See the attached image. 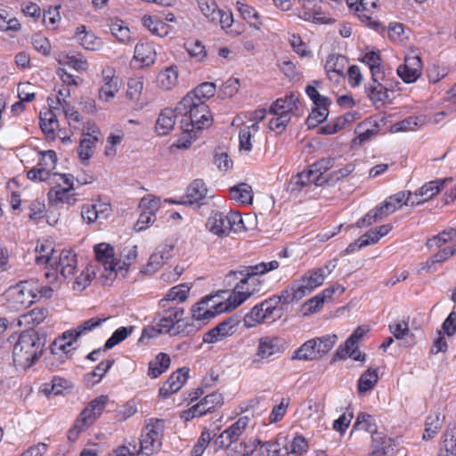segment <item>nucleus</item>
Here are the masks:
<instances>
[{
  "mask_svg": "<svg viewBox=\"0 0 456 456\" xmlns=\"http://www.w3.org/2000/svg\"><path fill=\"white\" fill-rule=\"evenodd\" d=\"M279 266V262L273 260L255 265H240L237 270L230 271L224 278L227 285L231 286L232 282L239 278L240 281L235 285L226 301H215L216 296H207L192 306V318L197 322L208 321L221 313L235 309L254 294V289L244 290V287L251 276L266 273L276 270Z\"/></svg>",
  "mask_w": 456,
  "mask_h": 456,
  "instance_id": "f257e3e1",
  "label": "nucleus"
},
{
  "mask_svg": "<svg viewBox=\"0 0 456 456\" xmlns=\"http://www.w3.org/2000/svg\"><path fill=\"white\" fill-rule=\"evenodd\" d=\"M176 113L180 120L183 134L189 137L185 142H179L178 147L188 148L191 141L197 138L198 133L211 126L213 118L205 101H192L191 95H185L176 105Z\"/></svg>",
  "mask_w": 456,
  "mask_h": 456,
  "instance_id": "f03ea898",
  "label": "nucleus"
},
{
  "mask_svg": "<svg viewBox=\"0 0 456 456\" xmlns=\"http://www.w3.org/2000/svg\"><path fill=\"white\" fill-rule=\"evenodd\" d=\"M45 339L34 329L22 331L12 350L16 367L30 368L43 354Z\"/></svg>",
  "mask_w": 456,
  "mask_h": 456,
  "instance_id": "7ed1b4c3",
  "label": "nucleus"
},
{
  "mask_svg": "<svg viewBox=\"0 0 456 456\" xmlns=\"http://www.w3.org/2000/svg\"><path fill=\"white\" fill-rule=\"evenodd\" d=\"M336 334H328L311 338L303 343L292 354V360L318 361L323 358L336 345Z\"/></svg>",
  "mask_w": 456,
  "mask_h": 456,
  "instance_id": "20e7f679",
  "label": "nucleus"
},
{
  "mask_svg": "<svg viewBox=\"0 0 456 456\" xmlns=\"http://www.w3.org/2000/svg\"><path fill=\"white\" fill-rule=\"evenodd\" d=\"M368 331L369 328L367 326H358L345 343L338 346L330 362L335 363L337 362H345L347 359H351L359 362L356 367H362L367 356L366 354L359 350V345Z\"/></svg>",
  "mask_w": 456,
  "mask_h": 456,
  "instance_id": "39448f33",
  "label": "nucleus"
},
{
  "mask_svg": "<svg viewBox=\"0 0 456 456\" xmlns=\"http://www.w3.org/2000/svg\"><path fill=\"white\" fill-rule=\"evenodd\" d=\"M37 280H28L11 286L5 292L4 297L9 308L20 311L36 302Z\"/></svg>",
  "mask_w": 456,
  "mask_h": 456,
  "instance_id": "423d86ee",
  "label": "nucleus"
},
{
  "mask_svg": "<svg viewBox=\"0 0 456 456\" xmlns=\"http://www.w3.org/2000/svg\"><path fill=\"white\" fill-rule=\"evenodd\" d=\"M206 226L209 232L218 237L229 235L231 232H239L245 230L241 216L237 212H212Z\"/></svg>",
  "mask_w": 456,
  "mask_h": 456,
  "instance_id": "0eeeda50",
  "label": "nucleus"
},
{
  "mask_svg": "<svg viewBox=\"0 0 456 456\" xmlns=\"http://www.w3.org/2000/svg\"><path fill=\"white\" fill-rule=\"evenodd\" d=\"M184 314V310L178 306H169L163 311L161 317L153 326L150 329H144L142 338H157L161 333H168L171 336H176L175 332L179 330L182 325V317Z\"/></svg>",
  "mask_w": 456,
  "mask_h": 456,
  "instance_id": "6e6552de",
  "label": "nucleus"
},
{
  "mask_svg": "<svg viewBox=\"0 0 456 456\" xmlns=\"http://www.w3.org/2000/svg\"><path fill=\"white\" fill-rule=\"evenodd\" d=\"M50 268L53 273H45V277L55 281L57 273H60L63 278L67 279L75 273L77 267L76 255L70 250H62L50 264Z\"/></svg>",
  "mask_w": 456,
  "mask_h": 456,
  "instance_id": "1a4fd4ad",
  "label": "nucleus"
},
{
  "mask_svg": "<svg viewBox=\"0 0 456 456\" xmlns=\"http://www.w3.org/2000/svg\"><path fill=\"white\" fill-rule=\"evenodd\" d=\"M275 308L270 304V299H265L262 303L256 305L249 313L244 317L245 326L248 328L267 321L274 320Z\"/></svg>",
  "mask_w": 456,
  "mask_h": 456,
  "instance_id": "9d476101",
  "label": "nucleus"
},
{
  "mask_svg": "<svg viewBox=\"0 0 456 456\" xmlns=\"http://www.w3.org/2000/svg\"><path fill=\"white\" fill-rule=\"evenodd\" d=\"M239 322L240 321L235 316L227 318L215 328L206 332L203 337V341L211 344L232 336L236 332Z\"/></svg>",
  "mask_w": 456,
  "mask_h": 456,
  "instance_id": "9b49d317",
  "label": "nucleus"
},
{
  "mask_svg": "<svg viewBox=\"0 0 456 456\" xmlns=\"http://www.w3.org/2000/svg\"><path fill=\"white\" fill-rule=\"evenodd\" d=\"M76 341L77 339L69 330L63 332L61 336L56 338L52 343L50 346L52 354L54 357L58 356L60 362H63L76 350L73 346V343Z\"/></svg>",
  "mask_w": 456,
  "mask_h": 456,
  "instance_id": "f8f14e48",
  "label": "nucleus"
},
{
  "mask_svg": "<svg viewBox=\"0 0 456 456\" xmlns=\"http://www.w3.org/2000/svg\"><path fill=\"white\" fill-rule=\"evenodd\" d=\"M422 63L421 59L418 55H409L404 59V64L400 65L397 69L398 76L405 83L415 82L421 74Z\"/></svg>",
  "mask_w": 456,
  "mask_h": 456,
  "instance_id": "ddd939ff",
  "label": "nucleus"
},
{
  "mask_svg": "<svg viewBox=\"0 0 456 456\" xmlns=\"http://www.w3.org/2000/svg\"><path fill=\"white\" fill-rule=\"evenodd\" d=\"M452 178L437 179L430 181L422 185L413 195L414 200L411 201V206L419 205L436 196L439 193L447 181H452Z\"/></svg>",
  "mask_w": 456,
  "mask_h": 456,
  "instance_id": "4468645a",
  "label": "nucleus"
},
{
  "mask_svg": "<svg viewBox=\"0 0 456 456\" xmlns=\"http://www.w3.org/2000/svg\"><path fill=\"white\" fill-rule=\"evenodd\" d=\"M299 99L294 94H287L284 98L277 99L270 107V112L274 116H286L290 120L291 116L296 114Z\"/></svg>",
  "mask_w": 456,
  "mask_h": 456,
  "instance_id": "2eb2a0df",
  "label": "nucleus"
},
{
  "mask_svg": "<svg viewBox=\"0 0 456 456\" xmlns=\"http://www.w3.org/2000/svg\"><path fill=\"white\" fill-rule=\"evenodd\" d=\"M284 350V342L277 337H264L259 339L257 356L269 360L272 356L280 354Z\"/></svg>",
  "mask_w": 456,
  "mask_h": 456,
  "instance_id": "dca6fc26",
  "label": "nucleus"
},
{
  "mask_svg": "<svg viewBox=\"0 0 456 456\" xmlns=\"http://www.w3.org/2000/svg\"><path fill=\"white\" fill-rule=\"evenodd\" d=\"M108 395H102L92 400L87 406L78 415L86 423L91 426L102 413L107 403Z\"/></svg>",
  "mask_w": 456,
  "mask_h": 456,
  "instance_id": "f3484780",
  "label": "nucleus"
},
{
  "mask_svg": "<svg viewBox=\"0 0 456 456\" xmlns=\"http://www.w3.org/2000/svg\"><path fill=\"white\" fill-rule=\"evenodd\" d=\"M208 193V188L205 183L201 179L193 180L187 187L186 193L181 201L184 205H192L199 203L200 200L206 198Z\"/></svg>",
  "mask_w": 456,
  "mask_h": 456,
  "instance_id": "a211bd4d",
  "label": "nucleus"
},
{
  "mask_svg": "<svg viewBox=\"0 0 456 456\" xmlns=\"http://www.w3.org/2000/svg\"><path fill=\"white\" fill-rule=\"evenodd\" d=\"M181 117L176 113V107L173 109H164L156 121L155 130L159 135H167L171 132L175 124V118Z\"/></svg>",
  "mask_w": 456,
  "mask_h": 456,
  "instance_id": "6ab92c4d",
  "label": "nucleus"
},
{
  "mask_svg": "<svg viewBox=\"0 0 456 456\" xmlns=\"http://www.w3.org/2000/svg\"><path fill=\"white\" fill-rule=\"evenodd\" d=\"M361 61L366 64L371 73V80L373 82L385 78V72L381 66V57L379 52H368L361 59Z\"/></svg>",
  "mask_w": 456,
  "mask_h": 456,
  "instance_id": "aec40b11",
  "label": "nucleus"
},
{
  "mask_svg": "<svg viewBox=\"0 0 456 456\" xmlns=\"http://www.w3.org/2000/svg\"><path fill=\"white\" fill-rule=\"evenodd\" d=\"M188 379V372H172L168 379L159 389V395L167 398L177 392Z\"/></svg>",
  "mask_w": 456,
  "mask_h": 456,
  "instance_id": "412c9836",
  "label": "nucleus"
},
{
  "mask_svg": "<svg viewBox=\"0 0 456 456\" xmlns=\"http://www.w3.org/2000/svg\"><path fill=\"white\" fill-rule=\"evenodd\" d=\"M366 87V93L369 99L373 102H384L388 98L389 85L386 83V77L379 79L377 82L371 80Z\"/></svg>",
  "mask_w": 456,
  "mask_h": 456,
  "instance_id": "4be33fe9",
  "label": "nucleus"
},
{
  "mask_svg": "<svg viewBox=\"0 0 456 456\" xmlns=\"http://www.w3.org/2000/svg\"><path fill=\"white\" fill-rule=\"evenodd\" d=\"M223 403V395L219 393H212L206 395L200 403L193 405V411L202 416L208 412H212L216 407L222 406Z\"/></svg>",
  "mask_w": 456,
  "mask_h": 456,
  "instance_id": "5701e85b",
  "label": "nucleus"
},
{
  "mask_svg": "<svg viewBox=\"0 0 456 456\" xmlns=\"http://www.w3.org/2000/svg\"><path fill=\"white\" fill-rule=\"evenodd\" d=\"M302 7L299 17L305 20H319L322 14L321 3L322 0H297Z\"/></svg>",
  "mask_w": 456,
  "mask_h": 456,
  "instance_id": "b1692460",
  "label": "nucleus"
},
{
  "mask_svg": "<svg viewBox=\"0 0 456 456\" xmlns=\"http://www.w3.org/2000/svg\"><path fill=\"white\" fill-rule=\"evenodd\" d=\"M412 200H414V198L411 191H399L388 197L381 205L389 215L400 208L403 205H411Z\"/></svg>",
  "mask_w": 456,
  "mask_h": 456,
  "instance_id": "393cba45",
  "label": "nucleus"
},
{
  "mask_svg": "<svg viewBox=\"0 0 456 456\" xmlns=\"http://www.w3.org/2000/svg\"><path fill=\"white\" fill-rule=\"evenodd\" d=\"M48 309L45 307H35L19 317V325L28 327L37 326L42 323L48 315Z\"/></svg>",
  "mask_w": 456,
  "mask_h": 456,
  "instance_id": "a878e982",
  "label": "nucleus"
},
{
  "mask_svg": "<svg viewBox=\"0 0 456 456\" xmlns=\"http://www.w3.org/2000/svg\"><path fill=\"white\" fill-rule=\"evenodd\" d=\"M134 59L142 66H150L156 60V52L150 43H139L135 45Z\"/></svg>",
  "mask_w": 456,
  "mask_h": 456,
  "instance_id": "bb28decb",
  "label": "nucleus"
},
{
  "mask_svg": "<svg viewBox=\"0 0 456 456\" xmlns=\"http://www.w3.org/2000/svg\"><path fill=\"white\" fill-rule=\"evenodd\" d=\"M20 28L21 25L14 16L12 8L0 4V30L17 32Z\"/></svg>",
  "mask_w": 456,
  "mask_h": 456,
  "instance_id": "cd10ccee",
  "label": "nucleus"
},
{
  "mask_svg": "<svg viewBox=\"0 0 456 456\" xmlns=\"http://www.w3.org/2000/svg\"><path fill=\"white\" fill-rule=\"evenodd\" d=\"M94 253L96 260L102 262L105 270L115 271L116 264H114V249L109 244L100 243L94 246Z\"/></svg>",
  "mask_w": 456,
  "mask_h": 456,
  "instance_id": "c85d7f7f",
  "label": "nucleus"
},
{
  "mask_svg": "<svg viewBox=\"0 0 456 456\" xmlns=\"http://www.w3.org/2000/svg\"><path fill=\"white\" fill-rule=\"evenodd\" d=\"M36 263L37 265H50L52 261L54 259L57 251L53 248L52 241L49 240H38L36 247Z\"/></svg>",
  "mask_w": 456,
  "mask_h": 456,
  "instance_id": "c756f323",
  "label": "nucleus"
},
{
  "mask_svg": "<svg viewBox=\"0 0 456 456\" xmlns=\"http://www.w3.org/2000/svg\"><path fill=\"white\" fill-rule=\"evenodd\" d=\"M334 163L335 159L327 158L322 159L310 166L311 171H313V174L315 175L313 177L315 185H322L323 182L327 181V178L323 177V175L334 167Z\"/></svg>",
  "mask_w": 456,
  "mask_h": 456,
  "instance_id": "7c9ffc66",
  "label": "nucleus"
},
{
  "mask_svg": "<svg viewBox=\"0 0 456 456\" xmlns=\"http://www.w3.org/2000/svg\"><path fill=\"white\" fill-rule=\"evenodd\" d=\"M287 436L279 434L275 441H268L262 444L260 453L262 456H285L281 453V448L286 445Z\"/></svg>",
  "mask_w": 456,
  "mask_h": 456,
  "instance_id": "2f4dec72",
  "label": "nucleus"
},
{
  "mask_svg": "<svg viewBox=\"0 0 456 456\" xmlns=\"http://www.w3.org/2000/svg\"><path fill=\"white\" fill-rule=\"evenodd\" d=\"M347 63V59L346 56L341 54H331L328 57L325 64V70L327 74L330 76V78L333 77L330 75V73H334L338 77L344 76V69Z\"/></svg>",
  "mask_w": 456,
  "mask_h": 456,
  "instance_id": "473e14b6",
  "label": "nucleus"
},
{
  "mask_svg": "<svg viewBox=\"0 0 456 456\" xmlns=\"http://www.w3.org/2000/svg\"><path fill=\"white\" fill-rule=\"evenodd\" d=\"M76 37L80 45L86 50L94 51L101 46V40L94 33L86 31L85 26L77 28Z\"/></svg>",
  "mask_w": 456,
  "mask_h": 456,
  "instance_id": "72a5a7b5",
  "label": "nucleus"
},
{
  "mask_svg": "<svg viewBox=\"0 0 456 456\" xmlns=\"http://www.w3.org/2000/svg\"><path fill=\"white\" fill-rule=\"evenodd\" d=\"M71 191L72 190L64 189L60 184L56 185L48 192L49 201L55 205L59 203L72 204L76 200Z\"/></svg>",
  "mask_w": 456,
  "mask_h": 456,
  "instance_id": "f704fd0d",
  "label": "nucleus"
},
{
  "mask_svg": "<svg viewBox=\"0 0 456 456\" xmlns=\"http://www.w3.org/2000/svg\"><path fill=\"white\" fill-rule=\"evenodd\" d=\"M444 419V417L441 416L439 412L428 415L426 419L425 430L422 436L423 439L428 440L433 438L442 428Z\"/></svg>",
  "mask_w": 456,
  "mask_h": 456,
  "instance_id": "c9c22d12",
  "label": "nucleus"
},
{
  "mask_svg": "<svg viewBox=\"0 0 456 456\" xmlns=\"http://www.w3.org/2000/svg\"><path fill=\"white\" fill-rule=\"evenodd\" d=\"M249 422V418L244 416L240 418L232 426L226 428L223 433L225 435L226 439L229 440V444H234L242 435Z\"/></svg>",
  "mask_w": 456,
  "mask_h": 456,
  "instance_id": "e433bc0d",
  "label": "nucleus"
},
{
  "mask_svg": "<svg viewBox=\"0 0 456 456\" xmlns=\"http://www.w3.org/2000/svg\"><path fill=\"white\" fill-rule=\"evenodd\" d=\"M388 216L386 209L382 205L377 206L374 208L370 209L363 217L360 218L355 226L358 228L367 227L371 225L374 223H377L384 216Z\"/></svg>",
  "mask_w": 456,
  "mask_h": 456,
  "instance_id": "4c0bfd02",
  "label": "nucleus"
},
{
  "mask_svg": "<svg viewBox=\"0 0 456 456\" xmlns=\"http://www.w3.org/2000/svg\"><path fill=\"white\" fill-rule=\"evenodd\" d=\"M178 80V70L176 66H171L161 71L158 76V82L165 90L172 89Z\"/></svg>",
  "mask_w": 456,
  "mask_h": 456,
  "instance_id": "58836bf2",
  "label": "nucleus"
},
{
  "mask_svg": "<svg viewBox=\"0 0 456 456\" xmlns=\"http://www.w3.org/2000/svg\"><path fill=\"white\" fill-rule=\"evenodd\" d=\"M237 7L242 18L247 20L251 27L256 29H260L262 22L260 21L259 13L255 8L240 2H237Z\"/></svg>",
  "mask_w": 456,
  "mask_h": 456,
  "instance_id": "ea45409f",
  "label": "nucleus"
},
{
  "mask_svg": "<svg viewBox=\"0 0 456 456\" xmlns=\"http://www.w3.org/2000/svg\"><path fill=\"white\" fill-rule=\"evenodd\" d=\"M308 448L307 441L302 436H295L291 442L286 440L285 456H302Z\"/></svg>",
  "mask_w": 456,
  "mask_h": 456,
  "instance_id": "a19ab883",
  "label": "nucleus"
},
{
  "mask_svg": "<svg viewBox=\"0 0 456 456\" xmlns=\"http://www.w3.org/2000/svg\"><path fill=\"white\" fill-rule=\"evenodd\" d=\"M110 317H93L89 320L83 322L81 324L77 326L75 329L69 330L74 338L77 339L82 335L86 334L87 332L92 331L95 328L99 327L102 323L107 321Z\"/></svg>",
  "mask_w": 456,
  "mask_h": 456,
  "instance_id": "79ce46f5",
  "label": "nucleus"
},
{
  "mask_svg": "<svg viewBox=\"0 0 456 456\" xmlns=\"http://www.w3.org/2000/svg\"><path fill=\"white\" fill-rule=\"evenodd\" d=\"M233 200L242 204H251L253 200L252 188L248 183H242L230 189Z\"/></svg>",
  "mask_w": 456,
  "mask_h": 456,
  "instance_id": "37998d69",
  "label": "nucleus"
},
{
  "mask_svg": "<svg viewBox=\"0 0 456 456\" xmlns=\"http://www.w3.org/2000/svg\"><path fill=\"white\" fill-rule=\"evenodd\" d=\"M97 141V135L89 133L85 134V138L80 141L78 148V155L81 160L86 161L93 156V148Z\"/></svg>",
  "mask_w": 456,
  "mask_h": 456,
  "instance_id": "c03bdc74",
  "label": "nucleus"
},
{
  "mask_svg": "<svg viewBox=\"0 0 456 456\" xmlns=\"http://www.w3.org/2000/svg\"><path fill=\"white\" fill-rule=\"evenodd\" d=\"M40 127L43 133L49 138L55 137V129L58 127V119L51 110L40 116Z\"/></svg>",
  "mask_w": 456,
  "mask_h": 456,
  "instance_id": "a18cd8bd",
  "label": "nucleus"
},
{
  "mask_svg": "<svg viewBox=\"0 0 456 456\" xmlns=\"http://www.w3.org/2000/svg\"><path fill=\"white\" fill-rule=\"evenodd\" d=\"M261 444L260 440L254 441L253 444L240 442L232 444L231 446L228 447V452H226L227 456H251L256 449V444Z\"/></svg>",
  "mask_w": 456,
  "mask_h": 456,
  "instance_id": "49530a36",
  "label": "nucleus"
},
{
  "mask_svg": "<svg viewBox=\"0 0 456 456\" xmlns=\"http://www.w3.org/2000/svg\"><path fill=\"white\" fill-rule=\"evenodd\" d=\"M134 330V326L119 327L117 329L105 342L104 350H110L124 341L129 335L132 334Z\"/></svg>",
  "mask_w": 456,
  "mask_h": 456,
  "instance_id": "de8ad7c7",
  "label": "nucleus"
},
{
  "mask_svg": "<svg viewBox=\"0 0 456 456\" xmlns=\"http://www.w3.org/2000/svg\"><path fill=\"white\" fill-rule=\"evenodd\" d=\"M455 255V249H452L451 247L444 248L435 255H433L425 264L423 268L427 269L428 272H435L436 270V265L439 263H444L449 257Z\"/></svg>",
  "mask_w": 456,
  "mask_h": 456,
  "instance_id": "09e8293b",
  "label": "nucleus"
},
{
  "mask_svg": "<svg viewBox=\"0 0 456 456\" xmlns=\"http://www.w3.org/2000/svg\"><path fill=\"white\" fill-rule=\"evenodd\" d=\"M354 429L364 430L372 435L379 434L377 432V425L373 416L366 413H360L357 416L356 421L354 425Z\"/></svg>",
  "mask_w": 456,
  "mask_h": 456,
  "instance_id": "8fccbe9b",
  "label": "nucleus"
},
{
  "mask_svg": "<svg viewBox=\"0 0 456 456\" xmlns=\"http://www.w3.org/2000/svg\"><path fill=\"white\" fill-rule=\"evenodd\" d=\"M216 93V85L210 82H205L198 86L194 90L188 93L186 95H191L192 101L200 100L204 101L212 97Z\"/></svg>",
  "mask_w": 456,
  "mask_h": 456,
  "instance_id": "3c124183",
  "label": "nucleus"
},
{
  "mask_svg": "<svg viewBox=\"0 0 456 456\" xmlns=\"http://www.w3.org/2000/svg\"><path fill=\"white\" fill-rule=\"evenodd\" d=\"M443 448L445 456H454L456 449V424H450L444 434Z\"/></svg>",
  "mask_w": 456,
  "mask_h": 456,
  "instance_id": "603ef678",
  "label": "nucleus"
},
{
  "mask_svg": "<svg viewBox=\"0 0 456 456\" xmlns=\"http://www.w3.org/2000/svg\"><path fill=\"white\" fill-rule=\"evenodd\" d=\"M212 22L220 24L221 28L228 34L239 35L240 33L239 30L232 28L233 24V15L230 11L224 12L220 10L217 19L214 20Z\"/></svg>",
  "mask_w": 456,
  "mask_h": 456,
  "instance_id": "864d4df0",
  "label": "nucleus"
},
{
  "mask_svg": "<svg viewBox=\"0 0 456 456\" xmlns=\"http://www.w3.org/2000/svg\"><path fill=\"white\" fill-rule=\"evenodd\" d=\"M41 158L37 167L44 169L51 176V172L55 168L57 156L54 151H40Z\"/></svg>",
  "mask_w": 456,
  "mask_h": 456,
  "instance_id": "5fc2aeb1",
  "label": "nucleus"
},
{
  "mask_svg": "<svg viewBox=\"0 0 456 456\" xmlns=\"http://www.w3.org/2000/svg\"><path fill=\"white\" fill-rule=\"evenodd\" d=\"M379 380L378 372H362L358 380V391L360 394L371 390Z\"/></svg>",
  "mask_w": 456,
  "mask_h": 456,
  "instance_id": "6e6d98bb",
  "label": "nucleus"
},
{
  "mask_svg": "<svg viewBox=\"0 0 456 456\" xmlns=\"http://www.w3.org/2000/svg\"><path fill=\"white\" fill-rule=\"evenodd\" d=\"M111 34L122 43H126L130 40V29L125 26L122 20H115L110 24Z\"/></svg>",
  "mask_w": 456,
  "mask_h": 456,
  "instance_id": "4d7b16f0",
  "label": "nucleus"
},
{
  "mask_svg": "<svg viewBox=\"0 0 456 456\" xmlns=\"http://www.w3.org/2000/svg\"><path fill=\"white\" fill-rule=\"evenodd\" d=\"M302 278L308 283L310 289H314L323 283L326 278V272L324 268H316L307 272Z\"/></svg>",
  "mask_w": 456,
  "mask_h": 456,
  "instance_id": "13d9d810",
  "label": "nucleus"
},
{
  "mask_svg": "<svg viewBox=\"0 0 456 456\" xmlns=\"http://www.w3.org/2000/svg\"><path fill=\"white\" fill-rule=\"evenodd\" d=\"M198 4L201 12L209 21L217 19L220 9L215 0H198Z\"/></svg>",
  "mask_w": 456,
  "mask_h": 456,
  "instance_id": "bf43d9fd",
  "label": "nucleus"
},
{
  "mask_svg": "<svg viewBox=\"0 0 456 456\" xmlns=\"http://www.w3.org/2000/svg\"><path fill=\"white\" fill-rule=\"evenodd\" d=\"M161 442L156 439H152L151 436L144 433L142 435V439L140 441V451L138 452L145 454L146 456H150L154 452L159 450Z\"/></svg>",
  "mask_w": 456,
  "mask_h": 456,
  "instance_id": "052dcab7",
  "label": "nucleus"
},
{
  "mask_svg": "<svg viewBox=\"0 0 456 456\" xmlns=\"http://www.w3.org/2000/svg\"><path fill=\"white\" fill-rule=\"evenodd\" d=\"M190 288L186 284H180L169 289L166 295L165 301L183 302L188 297Z\"/></svg>",
  "mask_w": 456,
  "mask_h": 456,
  "instance_id": "680f3d73",
  "label": "nucleus"
},
{
  "mask_svg": "<svg viewBox=\"0 0 456 456\" xmlns=\"http://www.w3.org/2000/svg\"><path fill=\"white\" fill-rule=\"evenodd\" d=\"M294 290H292V283L283 289L280 295H274L269 297L270 304L273 305L277 310L278 305H288L291 302H297V299L293 298Z\"/></svg>",
  "mask_w": 456,
  "mask_h": 456,
  "instance_id": "e2e57ef3",
  "label": "nucleus"
},
{
  "mask_svg": "<svg viewBox=\"0 0 456 456\" xmlns=\"http://www.w3.org/2000/svg\"><path fill=\"white\" fill-rule=\"evenodd\" d=\"M315 175L313 174V171H311L310 168L307 171L298 173L290 181V185L292 186L291 190H301L303 187H305L311 183H314L313 177Z\"/></svg>",
  "mask_w": 456,
  "mask_h": 456,
  "instance_id": "0e129e2a",
  "label": "nucleus"
},
{
  "mask_svg": "<svg viewBox=\"0 0 456 456\" xmlns=\"http://www.w3.org/2000/svg\"><path fill=\"white\" fill-rule=\"evenodd\" d=\"M171 358L166 353H159L149 362L148 370H166L170 367Z\"/></svg>",
  "mask_w": 456,
  "mask_h": 456,
  "instance_id": "69168bd1",
  "label": "nucleus"
},
{
  "mask_svg": "<svg viewBox=\"0 0 456 456\" xmlns=\"http://www.w3.org/2000/svg\"><path fill=\"white\" fill-rule=\"evenodd\" d=\"M164 428L165 425L163 419H151V422L145 427V434L152 439L161 442Z\"/></svg>",
  "mask_w": 456,
  "mask_h": 456,
  "instance_id": "338daca9",
  "label": "nucleus"
},
{
  "mask_svg": "<svg viewBox=\"0 0 456 456\" xmlns=\"http://www.w3.org/2000/svg\"><path fill=\"white\" fill-rule=\"evenodd\" d=\"M329 115L327 107H316L309 114L306 124L308 127H315L318 124L323 122Z\"/></svg>",
  "mask_w": 456,
  "mask_h": 456,
  "instance_id": "774afa93",
  "label": "nucleus"
}]
</instances>
